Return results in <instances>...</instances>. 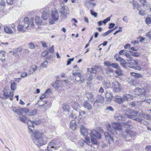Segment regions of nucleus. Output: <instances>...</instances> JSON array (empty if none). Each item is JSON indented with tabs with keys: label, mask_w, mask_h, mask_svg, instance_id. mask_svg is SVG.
<instances>
[{
	"label": "nucleus",
	"mask_w": 151,
	"mask_h": 151,
	"mask_svg": "<svg viewBox=\"0 0 151 151\" xmlns=\"http://www.w3.org/2000/svg\"><path fill=\"white\" fill-rule=\"evenodd\" d=\"M90 135L91 142L93 144H97V142L96 139H100L101 138L100 134L94 129L91 131V132L90 133Z\"/></svg>",
	"instance_id": "obj_1"
},
{
	"label": "nucleus",
	"mask_w": 151,
	"mask_h": 151,
	"mask_svg": "<svg viewBox=\"0 0 151 151\" xmlns=\"http://www.w3.org/2000/svg\"><path fill=\"white\" fill-rule=\"evenodd\" d=\"M23 23L25 28L27 29H32L34 26L33 19H32L29 20L28 17H25Z\"/></svg>",
	"instance_id": "obj_2"
},
{
	"label": "nucleus",
	"mask_w": 151,
	"mask_h": 151,
	"mask_svg": "<svg viewBox=\"0 0 151 151\" xmlns=\"http://www.w3.org/2000/svg\"><path fill=\"white\" fill-rule=\"evenodd\" d=\"M35 142L37 145L42 146L47 143V138L45 136L43 135L36 139Z\"/></svg>",
	"instance_id": "obj_3"
},
{
	"label": "nucleus",
	"mask_w": 151,
	"mask_h": 151,
	"mask_svg": "<svg viewBox=\"0 0 151 151\" xmlns=\"http://www.w3.org/2000/svg\"><path fill=\"white\" fill-rule=\"evenodd\" d=\"M59 18L58 14L55 10H53L52 12L51 18L49 19V22L50 24H54Z\"/></svg>",
	"instance_id": "obj_4"
},
{
	"label": "nucleus",
	"mask_w": 151,
	"mask_h": 151,
	"mask_svg": "<svg viewBox=\"0 0 151 151\" xmlns=\"http://www.w3.org/2000/svg\"><path fill=\"white\" fill-rule=\"evenodd\" d=\"M112 88L113 91L115 92H117L120 91L121 89V85L117 81H114L112 83Z\"/></svg>",
	"instance_id": "obj_5"
},
{
	"label": "nucleus",
	"mask_w": 151,
	"mask_h": 151,
	"mask_svg": "<svg viewBox=\"0 0 151 151\" xmlns=\"http://www.w3.org/2000/svg\"><path fill=\"white\" fill-rule=\"evenodd\" d=\"M139 112L135 111L134 110L129 111L128 113L125 114V116L130 119H134L135 118L136 115L138 114Z\"/></svg>",
	"instance_id": "obj_6"
},
{
	"label": "nucleus",
	"mask_w": 151,
	"mask_h": 151,
	"mask_svg": "<svg viewBox=\"0 0 151 151\" xmlns=\"http://www.w3.org/2000/svg\"><path fill=\"white\" fill-rule=\"evenodd\" d=\"M59 12L61 14V17L63 19H65L67 15L69 14L68 11L65 9L64 5L62 6L60 9Z\"/></svg>",
	"instance_id": "obj_7"
},
{
	"label": "nucleus",
	"mask_w": 151,
	"mask_h": 151,
	"mask_svg": "<svg viewBox=\"0 0 151 151\" xmlns=\"http://www.w3.org/2000/svg\"><path fill=\"white\" fill-rule=\"evenodd\" d=\"M29 121V124L28 127L30 132H32V130L31 127L34 128V124L37 125L40 124L41 122V121L40 120H35L32 121L30 120Z\"/></svg>",
	"instance_id": "obj_8"
},
{
	"label": "nucleus",
	"mask_w": 151,
	"mask_h": 151,
	"mask_svg": "<svg viewBox=\"0 0 151 151\" xmlns=\"http://www.w3.org/2000/svg\"><path fill=\"white\" fill-rule=\"evenodd\" d=\"M59 146H57L55 142H50L47 146V149L48 151L53 150L54 149H57Z\"/></svg>",
	"instance_id": "obj_9"
},
{
	"label": "nucleus",
	"mask_w": 151,
	"mask_h": 151,
	"mask_svg": "<svg viewBox=\"0 0 151 151\" xmlns=\"http://www.w3.org/2000/svg\"><path fill=\"white\" fill-rule=\"evenodd\" d=\"M111 127L113 129V131L116 133V130H120L122 129V127L121 125L118 123L113 122L111 123Z\"/></svg>",
	"instance_id": "obj_10"
},
{
	"label": "nucleus",
	"mask_w": 151,
	"mask_h": 151,
	"mask_svg": "<svg viewBox=\"0 0 151 151\" xmlns=\"http://www.w3.org/2000/svg\"><path fill=\"white\" fill-rule=\"evenodd\" d=\"M104 101V97L100 95H97L96 97V99L94 102L96 103H102Z\"/></svg>",
	"instance_id": "obj_11"
},
{
	"label": "nucleus",
	"mask_w": 151,
	"mask_h": 151,
	"mask_svg": "<svg viewBox=\"0 0 151 151\" xmlns=\"http://www.w3.org/2000/svg\"><path fill=\"white\" fill-rule=\"evenodd\" d=\"M134 93L136 95H143L145 94V91L140 88H137L135 89Z\"/></svg>",
	"instance_id": "obj_12"
},
{
	"label": "nucleus",
	"mask_w": 151,
	"mask_h": 151,
	"mask_svg": "<svg viewBox=\"0 0 151 151\" xmlns=\"http://www.w3.org/2000/svg\"><path fill=\"white\" fill-rule=\"evenodd\" d=\"M105 98L107 101H110L113 98V93L110 91L106 92Z\"/></svg>",
	"instance_id": "obj_13"
},
{
	"label": "nucleus",
	"mask_w": 151,
	"mask_h": 151,
	"mask_svg": "<svg viewBox=\"0 0 151 151\" xmlns=\"http://www.w3.org/2000/svg\"><path fill=\"white\" fill-rule=\"evenodd\" d=\"M126 134L127 135L130 136H134L135 135V133L131 130L126 131L125 132H123L122 134V136L124 138H126Z\"/></svg>",
	"instance_id": "obj_14"
},
{
	"label": "nucleus",
	"mask_w": 151,
	"mask_h": 151,
	"mask_svg": "<svg viewBox=\"0 0 151 151\" xmlns=\"http://www.w3.org/2000/svg\"><path fill=\"white\" fill-rule=\"evenodd\" d=\"M105 136L106 141H108L110 144H111L114 142L113 138L111 136L108 132L105 134Z\"/></svg>",
	"instance_id": "obj_15"
},
{
	"label": "nucleus",
	"mask_w": 151,
	"mask_h": 151,
	"mask_svg": "<svg viewBox=\"0 0 151 151\" xmlns=\"http://www.w3.org/2000/svg\"><path fill=\"white\" fill-rule=\"evenodd\" d=\"M32 136H33L34 138L35 139V140L37 138H40L42 136L43 134V133H41L40 132L38 131H32Z\"/></svg>",
	"instance_id": "obj_16"
},
{
	"label": "nucleus",
	"mask_w": 151,
	"mask_h": 151,
	"mask_svg": "<svg viewBox=\"0 0 151 151\" xmlns=\"http://www.w3.org/2000/svg\"><path fill=\"white\" fill-rule=\"evenodd\" d=\"M83 106L88 110H91L92 109V106L90 103L87 101H85L83 102Z\"/></svg>",
	"instance_id": "obj_17"
},
{
	"label": "nucleus",
	"mask_w": 151,
	"mask_h": 151,
	"mask_svg": "<svg viewBox=\"0 0 151 151\" xmlns=\"http://www.w3.org/2000/svg\"><path fill=\"white\" fill-rule=\"evenodd\" d=\"M9 97V93L7 89H4L3 90L2 95H0V98L3 99H6Z\"/></svg>",
	"instance_id": "obj_18"
},
{
	"label": "nucleus",
	"mask_w": 151,
	"mask_h": 151,
	"mask_svg": "<svg viewBox=\"0 0 151 151\" xmlns=\"http://www.w3.org/2000/svg\"><path fill=\"white\" fill-rule=\"evenodd\" d=\"M99 68L98 66H95L94 67V68H87V72H90L91 73H96L97 70Z\"/></svg>",
	"instance_id": "obj_19"
},
{
	"label": "nucleus",
	"mask_w": 151,
	"mask_h": 151,
	"mask_svg": "<svg viewBox=\"0 0 151 151\" xmlns=\"http://www.w3.org/2000/svg\"><path fill=\"white\" fill-rule=\"evenodd\" d=\"M81 132L83 136H87L88 134V131L86 128L83 126H81L80 127Z\"/></svg>",
	"instance_id": "obj_20"
},
{
	"label": "nucleus",
	"mask_w": 151,
	"mask_h": 151,
	"mask_svg": "<svg viewBox=\"0 0 151 151\" xmlns=\"http://www.w3.org/2000/svg\"><path fill=\"white\" fill-rule=\"evenodd\" d=\"M114 118L116 120L125 121V118L123 116L118 113L116 114L114 116Z\"/></svg>",
	"instance_id": "obj_21"
},
{
	"label": "nucleus",
	"mask_w": 151,
	"mask_h": 151,
	"mask_svg": "<svg viewBox=\"0 0 151 151\" xmlns=\"http://www.w3.org/2000/svg\"><path fill=\"white\" fill-rule=\"evenodd\" d=\"M62 83L61 81H57L52 85V86L56 89H57L61 87Z\"/></svg>",
	"instance_id": "obj_22"
},
{
	"label": "nucleus",
	"mask_w": 151,
	"mask_h": 151,
	"mask_svg": "<svg viewBox=\"0 0 151 151\" xmlns=\"http://www.w3.org/2000/svg\"><path fill=\"white\" fill-rule=\"evenodd\" d=\"M115 100L114 101L119 104H121L123 103L124 101L123 97H121L120 96H116L115 97Z\"/></svg>",
	"instance_id": "obj_23"
},
{
	"label": "nucleus",
	"mask_w": 151,
	"mask_h": 151,
	"mask_svg": "<svg viewBox=\"0 0 151 151\" xmlns=\"http://www.w3.org/2000/svg\"><path fill=\"white\" fill-rule=\"evenodd\" d=\"M86 95L87 98L90 100L91 102H94L95 99L93 97V95L91 92L87 93Z\"/></svg>",
	"instance_id": "obj_24"
},
{
	"label": "nucleus",
	"mask_w": 151,
	"mask_h": 151,
	"mask_svg": "<svg viewBox=\"0 0 151 151\" xmlns=\"http://www.w3.org/2000/svg\"><path fill=\"white\" fill-rule=\"evenodd\" d=\"M123 96L124 101H130L133 98V96L130 94H124Z\"/></svg>",
	"instance_id": "obj_25"
},
{
	"label": "nucleus",
	"mask_w": 151,
	"mask_h": 151,
	"mask_svg": "<svg viewBox=\"0 0 151 151\" xmlns=\"http://www.w3.org/2000/svg\"><path fill=\"white\" fill-rule=\"evenodd\" d=\"M37 66L35 65H32L30 68L29 72L30 74H32L37 70Z\"/></svg>",
	"instance_id": "obj_26"
},
{
	"label": "nucleus",
	"mask_w": 151,
	"mask_h": 151,
	"mask_svg": "<svg viewBox=\"0 0 151 151\" xmlns=\"http://www.w3.org/2000/svg\"><path fill=\"white\" fill-rule=\"evenodd\" d=\"M19 118L21 121L25 123H27L29 125V120H27V118L25 115H23L21 116H20Z\"/></svg>",
	"instance_id": "obj_27"
},
{
	"label": "nucleus",
	"mask_w": 151,
	"mask_h": 151,
	"mask_svg": "<svg viewBox=\"0 0 151 151\" xmlns=\"http://www.w3.org/2000/svg\"><path fill=\"white\" fill-rule=\"evenodd\" d=\"M25 27L24 24L22 22H21L17 26V29L20 32H24V29Z\"/></svg>",
	"instance_id": "obj_28"
},
{
	"label": "nucleus",
	"mask_w": 151,
	"mask_h": 151,
	"mask_svg": "<svg viewBox=\"0 0 151 151\" xmlns=\"http://www.w3.org/2000/svg\"><path fill=\"white\" fill-rule=\"evenodd\" d=\"M128 63L131 65H137L138 64V63L137 60L134 59L132 60H128Z\"/></svg>",
	"instance_id": "obj_29"
},
{
	"label": "nucleus",
	"mask_w": 151,
	"mask_h": 151,
	"mask_svg": "<svg viewBox=\"0 0 151 151\" xmlns=\"http://www.w3.org/2000/svg\"><path fill=\"white\" fill-rule=\"evenodd\" d=\"M96 5V4L93 3L91 2H88L85 4V6L88 9L93 8Z\"/></svg>",
	"instance_id": "obj_30"
},
{
	"label": "nucleus",
	"mask_w": 151,
	"mask_h": 151,
	"mask_svg": "<svg viewBox=\"0 0 151 151\" xmlns=\"http://www.w3.org/2000/svg\"><path fill=\"white\" fill-rule=\"evenodd\" d=\"M70 127L73 130H75L76 129V125L75 120H73L70 122Z\"/></svg>",
	"instance_id": "obj_31"
},
{
	"label": "nucleus",
	"mask_w": 151,
	"mask_h": 151,
	"mask_svg": "<svg viewBox=\"0 0 151 151\" xmlns=\"http://www.w3.org/2000/svg\"><path fill=\"white\" fill-rule=\"evenodd\" d=\"M4 31L7 33L9 34H12L13 32L9 27L7 26H5L4 28Z\"/></svg>",
	"instance_id": "obj_32"
},
{
	"label": "nucleus",
	"mask_w": 151,
	"mask_h": 151,
	"mask_svg": "<svg viewBox=\"0 0 151 151\" xmlns=\"http://www.w3.org/2000/svg\"><path fill=\"white\" fill-rule=\"evenodd\" d=\"M122 125L126 128L131 129L133 128L132 125L129 124L127 122H124L122 123Z\"/></svg>",
	"instance_id": "obj_33"
},
{
	"label": "nucleus",
	"mask_w": 151,
	"mask_h": 151,
	"mask_svg": "<svg viewBox=\"0 0 151 151\" xmlns=\"http://www.w3.org/2000/svg\"><path fill=\"white\" fill-rule=\"evenodd\" d=\"M49 15V13H47L43 11L42 13V17L44 20H45L47 19Z\"/></svg>",
	"instance_id": "obj_34"
},
{
	"label": "nucleus",
	"mask_w": 151,
	"mask_h": 151,
	"mask_svg": "<svg viewBox=\"0 0 151 151\" xmlns=\"http://www.w3.org/2000/svg\"><path fill=\"white\" fill-rule=\"evenodd\" d=\"M103 86L105 89H107L110 88L111 86L110 83L109 82L104 81L103 83Z\"/></svg>",
	"instance_id": "obj_35"
},
{
	"label": "nucleus",
	"mask_w": 151,
	"mask_h": 151,
	"mask_svg": "<svg viewBox=\"0 0 151 151\" xmlns=\"http://www.w3.org/2000/svg\"><path fill=\"white\" fill-rule=\"evenodd\" d=\"M37 112V110L36 109L32 110L30 111H29V112L27 114V115L29 116H34L36 114Z\"/></svg>",
	"instance_id": "obj_36"
},
{
	"label": "nucleus",
	"mask_w": 151,
	"mask_h": 151,
	"mask_svg": "<svg viewBox=\"0 0 151 151\" xmlns=\"http://www.w3.org/2000/svg\"><path fill=\"white\" fill-rule=\"evenodd\" d=\"M106 128L109 132L112 134H115V132L113 131V129H112V127H111V125L110 124H108L106 125Z\"/></svg>",
	"instance_id": "obj_37"
},
{
	"label": "nucleus",
	"mask_w": 151,
	"mask_h": 151,
	"mask_svg": "<svg viewBox=\"0 0 151 151\" xmlns=\"http://www.w3.org/2000/svg\"><path fill=\"white\" fill-rule=\"evenodd\" d=\"M78 112H77V113L79 114V116H78V121L79 122L80 121L82 118L81 114H86V112L84 111H83L82 110H81L80 111Z\"/></svg>",
	"instance_id": "obj_38"
},
{
	"label": "nucleus",
	"mask_w": 151,
	"mask_h": 151,
	"mask_svg": "<svg viewBox=\"0 0 151 151\" xmlns=\"http://www.w3.org/2000/svg\"><path fill=\"white\" fill-rule=\"evenodd\" d=\"M72 106L73 108L75 110V111H77V110L80 108L79 104L77 102H75L73 104Z\"/></svg>",
	"instance_id": "obj_39"
},
{
	"label": "nucleus",
	"mask_w": 151,
	"mask_h": 151,
	"mask_svg": "<svg viewBox=\"0 0 151 151\" xmlns=\"http://www.w3.org/2000/svg\"><path fill=\"white\" fill-rule=\"evenodd\" d=\"M77 112H78L77 111H74L72 114L70 115V117L72 118L73 119H75L78 115L79 116V114H77Z\"/></svg>",
	"instance_id": "obj_40"
},
{
	"label": "nucleus",
	"mask_w": 151,
	"mask_h": 151,
	"mask_svg": "<svg viewBox=\"0 0 151 151\" xmlns=\"http://www.w3.org/2000/svg\"><path fill=\"white\" fill-rule=\"evenodd\" d=\"M21 53L19 49H17L15 50L13 52V55L16 57H18L19 54Z\"/></svg>",
	"instance_id": "obj_41"
},
{
	"label": "nucleus",
	"mask_w": 151,
	"mask_h": 151,
	"mask_svg": "<svg viewBox=\"0 0 151 151\" xmlns=\"http://www.w3.org/2000/svg\"><path fill=\"white\" fill-rule=\"evenodd\" d=\"M145 91V93L148 92L150 89V86L148 84H145L144 87L142 88Z\"/></svg>",
	"instance_id": "obj_42"
},
{
	"label": "nucleus",
	"mask_w": 151,
	"mask_h": 151,
	"mask_svg": "<svg viewBox=\"0 0 151 151\" xmlns=\"http://www.w3.org/2000/svg\"><path fill=\"white\" fill-rule=\"evenodd\" d=\"M35 22L38 24H40L42 23V20L39 17H36L35 19Z\"/></svg>",
	"instance_id": "obj_43"
},
{
	"label": "nucleus",
	"mask_w": 151,
	"mask_h": 151,
	"mask_svg": "<svg viewBox=\"0 0 151 151\" xmlns=\"http://www.w3.org/2000/svg\"><path fill=\"white\" fill-rule=\"evenodd\" d=\"M43 102L45 103V104H44L45 106V107L44 108V109L48 108L50 107V104L49 102H48L47 101H45Z\"/></svg>",
	"instance_id": "obj_44"
},
{
	"label": "nucleus",
	"mask_w": 151,
	"mask_h": 151,
	"mask_svg": "<svg viewBox=\"0 0 151 151\" xmlns=\"http://www.w3.org/2000/svg\"><path fill=\"white\" fill-rule=\"evenodd\" d=\"M130 52V53L131 55L135 57H138L139 56V53L138 52H134L132 51H129Z\"/></svg>",
	"instance_id": "obj_45"
},
{
	"label": "nucleus",
	"mask_w": 151,
	"mask_h": 151,
	"mask_svg": "<svg viewBox=\"0 0 151 151\" xmlns=\"http://www.w3.org/2000/svg\"><path fill=\"white\" fill-rule=\"evenodd\" d=\"M16 83L14 82L13 83H12L11 86V89L13 91L16 90Z\"/></svg>",
	"instance_id": "obj_46"
},
{
	"label": "nucleus",
	"mask_w": 151,
	"mask_h": 151,
	"mask_svg": "<svg viewBox=\"0 0 151 151\" xmlns=\"http://www.w3.org/2000/svg\"><path fill=\"white\" fill-rule=\"evenodd\" d=\"M63 109L64 111H69V106L68 105H64L63 107Z\"/></svg>",
	"instance_id": "obj_47"
},
{
	"label": "nucleus",
	"mask_w": 151,
	"mask_h": 151,
	"mask_svg": "<svg viewBox=\"0 0 151 151\" xmlns=\"http://www.w3.org/2000/svg\"><path fill=\"white\" fill-rule=\"evenodd\" d=\"M145 22L148 25H151V19L150 18H147L145 19Z\"/></svg>",
	"instance_id": "obj_48"
},
{
	"label": "nucleus",
	"mask_w": 151,
	"mask_h": 151,
	"mask_svg": "<svg viewBox=\"0 0 151 151\" xmlns=\"http://www.w3.org/2000/svg\"><path fill=\"white\" fill-rule=\"evenodd\" d=\"M122 71L119 68L116 70L115 71V73L117 74L118 76H121L122 75Z\"/></svg>",
	"instance_id": "obj_49"
},
{
	"label": "nucleus",
	"mask_w": 151,
	"mask_h": 151,
	"mask_svg": "<svg viewBox=\"0 0 151 151\" xmlns=\"http://www.w3.org/2000/svg\"><path fill=\"white\" fill-rule=\"evenodd\" d=\"M48 64V62L47 61L43 62L41 64V66L43 68H46L47 67Z\"/></svg>",
	"instance_id": "obj_50"
},
{
	"label": "nucleus",
	"mask_w": 151,
	"mask_h": 151,
	"mask_svg": "<svg viewBox=\"0 0 151 151\" xmlns=\"http://www.w3.org/2000/svg\"><path fill=\"white\" fill-rule=\"evenodd\" d=\"M20 110L22 111L23 113H24L25 114L27 113L28 114L29 112V110L27 108H22L20 109Z\"/></svg>",
	"instance_id": "obj_51"
},
{
	"label": "nucleus",
	"mask_w": 151,
	"mask_h": 151,
	"mask_svg": "<svg viewBox=\"0 0 151 151\" xmlns=\"http://www.w3.org/2000/svg\"><path fill=\"white\" fill-rule=\"evenodd\" d=\"M79 78V80L78 81L79 83H82L84 81L85 79L83 76H81V74L78 77Z\"/></svg>",
	"instance_id": "obj_52"
},
{
	"label": "nucleus",
	"mask_w": 151,
	"mask_h": 151,
	"mask_svg": "<svg viewBox=\"0 0 151 151\" xmlns=\"http://www.w3.org/2000/svg\"><path fill=\"white\" fill-rule=\"evenodd\" d=\"M110 66L113 68H117V69H118L119 68V65L116 63H112L111 64Z\"/></svg>",
	"instance_id": "obj_53"
},
{
	"label": "nucleus",
	"mask_w": 151,
	"mask_h": 151,
	"mask_svg": "<svg viewBox=\"0 0 151 151\" xmlns=\"http://www.w3.org/2000/svg\"><path fill=\"white\" fill-rule=\"evenodd\" d=\"M112 30H108L107 32H105V33H104V34H103L102 35V36L105 37L106 36L108 35L110 33H111L112 32Z\"/></svg>",
	"instance_id": "obj_54"
},
{
	"label": "nucleus",
	"mask_w": 151,
	"mask_h": 151,
	"mask_svg": "<svg viewBox=\"0 0 151 151\" xmlns=\"http://www.w3.org/2000/svg\"><path fill=\"white\" fill-rule=\"evenodd\" d=\"M142 117L146 119H150V116L149 114H142Z\"/></svg>",
	"instance_id": "obj_55"
},
{
	"label": "nucleus",
	"mask_w": 151,
	"mask_h": 151,
	"mask_svg": "<svg viewBox=\"0 0 151 151\" xmlns=\"http://www.w3.org/2000/svg\"><path fill=\"white\" fill-rule=\"evenodd\" d=\"M131 68L138 70H140L141 69V68L139 66H133Z\"/></svg>",
	"instance_id": "obj_56"
},
{
	"label": "nucleus",
	"mask_w": 151,
	"mask_h": 151,
	"mask_svg": "<svg viewBox=\"0 0 151 151\" xmlns=\"http://www.w3.org/2000/svg\"><path fill=\"white\" fill-rule=\"evenodd\" d=\"M110 17H109L107 18L106 19H104L103 21V23H104V24H105L108 21H110Z\"/></svg>",
	"instance_id": "obj_57"
},
{
	"label": "nucleus",
	"mask_w": 151,
	"mask_h": 151,
	"mask_svg": "<svg viewBox=\"0 0 151 151\" xmlns=\"http://www.w3.org/2000/svg\"><path fill=\"white\" fill-rule=\"evenodd\" d=\"M54 51V45H52V47L49 48L48 52L50 53H52Z\"/></svg>",
	"instance_id": "obj_58"
},
{
	"label": "nucleus",
	"mask_w": 151,
	"mask_h": 151,
	"mask_svg": "<svg viewBox=\"0 0 151 151\" xmlns=\"http://www.w3.org/2000/svg\"><path fill=\"white\" fill-rule=\"evenodd\" d=\"M90 12L91 14L93 16H94L95 17H96L97 16V13L93 12L91 10H90Z\"/></svg>",
	"instance_id": "obj_59"
},
{
	"label": "nucleus",
	"mask_w": 151,
	"mask_h": 151,
	"mask_svg": "<svg viewBox=\"0 0 151 151\" xmlns=\"http://www.w3.org/2000/svg\"><path fill=\"white\" fill-rule=\"evenodd\" d=\"M28 47L29 48H30L31 49H33L35 47V46L34 44L32 43H30L29 44V45H28Z\"/></svg>",
	"instance_id": "obj_60"
},
{
	"label": "nucleus",
	"mask_w": 151,
	"mask_h": 151,
	"mask_svg": "<svg viewBox=\"0 0 151 151\" xmlns=\"http://www.w3.org/2000/svg\"><path fill=\"white\" fill-rule=\"evenodd\" d=\"M139 14L141 16H144L146 14L145 11L143 10H141L139 11Z\"/></svg>",
	"instance_id": "obj_61"
},
{
	"label": "nucleus",
	"mask_w": 151,
	"mask_h": 151,
	"mask_svg": "<svg viewBox=\"0 0 151 151\" xmlns=\"http://www.w3.org/2000/svg\"><path fill=\"white\" fill-rule=\"evenodd\" d=\"M126 61L123 59L120 62L121 65L124 67L125 66V64H126Z\"/></svg>",
	"instance_id": "obj_62"
},
{
	"label": "nucleus",
	"mask_w": 151,
	"mask_h": 151,
	"mask_svg": "<svg viewBox=\"0 0 151 151\" xmlns=\"http://www.w3.org/2000/svg\"><path fill=\"white\" fill-rule=\"evenodd\" d=\"M104 92V89L102 87H101L99 89V93L102 94Z\"/></svg>",
	"instance_id": "obj_63"
},
{
	"label": "nucleus",
	"mask_w": 151,
	"mask_h": 151,
	"mask_svg": "<svg viewBox=\"0 0 151 151\" xmlns=\"http://www.w3.org/2000/svg\"><path fill=\"white\" fill-rule=\"evenodd\" d=\"M145 149L147 151H151V146L147 145L146 146Z\"/></svg>",
	"instance_id": "obj_64"
}]
</instances>
